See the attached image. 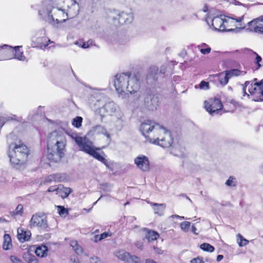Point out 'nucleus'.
I'll use <instances>...</instances> for the list:
<instances>
[{"instance_id": "11", "label": "nucleus", "mask_w": 263, "mask_h": 263, "mask_svg": "<svg viewBox=\"0 0 263 263\" xmlns=\"http://www.w3.org/2000/svg\"><path fill=\"white\" fill-rule=\"evenodd\" d=\"M205 108L206 110L211 114L216 112L222 108V104L221 101L217 99H210L204 102Z\"/></svg>"}, {"instance_id": "50", "label": "nucleus", "mask_w": 263, "mask_h": 263, "mask_svg": "<svg viewBox=\"0 0 263 263\" xmlns=\"http://www.w3.org/2000/svg\"><path fill=\"white\" fill-rule=\"evenodd\" d=\"M109 236H110V235L108 233L104 232L100 235L99 239L102 240V239H105V238Z\"/></svg>"}, {"instance_id": "62", "label": "nucleus", "mask_w": 263, "mask_h": 263, "mask_svg": "<svg viewBox=\"0 0 263 263\" xmlns=\"http://www.w3.org/2000/svg\"><path fill=\"white\" fill-rule=\"evenodd\" d=\"M82 43H83L82 42H79L77 41L75 42V44L78 45V46L82 47Z\"/></svg>"}, {"instance_id": "20", "label": "nucleus", "mask_w": 263, "mask_h": 263, "mask_svg": "<svg viewBox=\"0 0 263 263\" xmlns=\"http://www.w3.org/2000/svg\"><path fill=\"white\" fill-rule=\"evenodd\" d=\"M150 204L152 206H154V211L155 214H157L159 216L163 215L164 210L165 209V204H158L156 203L151 202Z\"/></svg>"}, {"instance_id": "47", "label": "nucleus", "mask_w": 263, "mask_h": 263, "mask_svg": "<svg viewBox=\"0 0 263 263\" xmlns=\"http://www.w3.org/2000/svg\"><path fill=\"white\" fill-rule=\"evenodd\" d=\"M135 245H136V247L138 249H139L140 250H142L143 249V242L142 241H137L135 243Z\"/></svg>"}, {"instance_id": "52", "label": "nucleus", "mask_w": 263, "mask_h": 263, "mask_svg": "<svg viewBox=\"0 0 263 263\" xmlns=\"http://www.w3.org/2000/svg\"><path fill=\"white\" fill-rule=\"evenodd\" d=\"M91 262L92 263H101L100 260L97 257H91Z\"/></svg>"}, {"instance_id": "2", "label": "nucleus", "mask_w": 263, "mask_h": 263, "mask_svg": "<svg viewBox=\"0 0 263 263\" xmlns=\"http://www.w3.org/2000/svg\"><path fill=\"white\" fill-rule=\"evenodd\" d=\"M66 139L63 132L54 131L48 138V159L54 162L60 161L64 155Z\"/></svg>"}, {"instance_id": "6", "label": "nucleus", "mask_w": 263, "mask_h": 263, "mask_svg": "<svg viewBox=\"0 0 263 263\" xmlns=\"http://www.w3.org/2000/svg\"><path fill=\"white\" fill-rule=\"evenodd\" d=\"M72 139L74 140L75 142L78 145L79 149L83 151L87 154L92 156L99 161L106 164V160L100 155L97 150L100 149L96 147L92 142L89 140L86 137H80L77 135L72 136Z\"/></svg>"}, {"instance_id": "37", "label": "nucleus", "mask_w": 263, "mask_h": 263, "mask_svg": "<svg viewBox=\"0 0 263 263\" xmlns=\"http://www.w3.org/2000/svg\"><path fill=\"white\" fill-rule=\"evenodd\" d=\"M128 262L129 263H142V261L141 258L136 255H132L130 256Z\"/></svg>"}, {"instance_id": "17", "label": "nucleus", "mask_w": 263, "mask_h": 263, "mask_svg": "<svg viewBox=\"0 0 263 263\" xmlns=\"http://www.w3.org/2000/svg\"><path fill=\"white\" fill-rule=\"evenodd\" d=\"M30 231L26 230L23 228H19L17 229V238L21 242L28 241L31 236Z\"/></svg>"}, {"instance_id": "38", "label": "nucleus", "mask_w": 263, "mask_h": 263, "mask_svg": "<svg viewBox=\"0 0 263 263\" xmlns=\"http://www.w3.org/2000/svg\"><path fill=\"white\" fill-rule=\"evenodd\" d=\"M158 68L155 66H152L149 67L148 71V75L150 77H152L156 74L158 72Z\"/></svg>"}, {"instance_id": "58", "label": "nucleus", "mask_w": 263, "mask_h": 263, "mask_svg": "<svg viewBox=\"0 0 263 263\" xmlns=\"http://www.w3.org/2000/svg\"><path fill=\"white\" fill-rule=\"evenodd\" d=\"M192 232L195 234H197L198 233H197V229L195 227L194 225H192Z\"/></svg>"}, {"instance_id": "31", "label": "nucleus", "mask_w": 263, "mask_h": 263, "mask_svg": "<svg viewBox=\"0 0 263 263\" xmlns=\"http://www.w3.org/2000/svg\"><path fill=\"white\" fill-rule=\"evenodd\" d=\"M200 248L204 251L209 252H213L214 250V248L210 244L208 243H203L200 246Z\"/></svg>"}, {"instance_id": "45", "label": "nucleus", "mask_w": 263, "mask_h": 263, "mask_svg": "<svg viewBox=\"0 0 263 263\" xmlns=\"http://www.w3.org/2000/svg\"><path fill=\"white\" fill-rule=\"evenodd\" d=\"M59 190H60V187H57V186H51L48 188L47 191L48 192L56 191L57 192L56 194H58V192Z\"/></svg>"}, {"instance_id": "41", "label": "nucleus", "mask_w": 263, "mask_h": 263, "mask_svg": "<svg viewBox=\"0 0 263 263\" xmlns=\"http://www.w3.org/2000/svg\"><path fill=\"white\" fill-rule=\"evenodd\" d=\"M199 88L202 89H208L209 88V83L202 81L199 84Z\"/></svg>"}, {"instance_id": "24", "label": "nucleus", "mask_w": 263, "mask_h": 263, "mask_svg": "<svg viewBox=\"0 0 263 263\" xmlns=\"http://www.w3.org/2000/svg\"><path fill=\"white\" fill-rule=\"evenodd\" d=\"M2 49L4 50V53L7 55L6 59H12L13 58L15 52V47L12 48L11 46L4 45L2 47Z\"/></svg>"}, {"instance_id": "64", "label": "nucleus", "mask_w": 263, "mask_h": 263, "mask_svg": "<svg viewBox=\"0 0 263 263\" xmlns=\"http://www.w3.org/2000/svg\"><path fill=\"white\" fill-rule=\"evenodd\" d=\"M164 70H165V69H164L163 70H162V69H161V70H160V72H163V73H164Z\"/></svg>"}, {"instance_id": "15", "label": "nucleus", "mask_w": 263, "mask_h": 263, "mask_svg": "<svg viewBox=\"0 0 263 263\" xmlns=\"http://www.w3.org/2000/svg\"><path fill=\"white\" fill-rule=\"evenodd\" d=\"M112 121L117 130H120L124 126V117L122 111H118L117 115L112 116Z\"/></svg>"}, {"instance_id": "55", "label": "nucleus", "mask_w": 263, "mask_h": 263, "mask_svg": "<svg viewBox=\"0 0 263 263\" xmlns=\"http://www.w3.org/2000/svg\"><path fill=\"white\" fill-rule=\"evenodd\" d=\"M173 154H174L175 156L180 157L182 156L181 154H179L176 152V148L173 149L171 152Z\"/></svg>"}, {"instance_id": "48", "label": "nucleus", "mask_w": 263, "mask_h": 263, "mask_svg": "<svg viewBox=\"0 0 263 263\" xmlns=\"http://www.w3.org/2000/svg\"><path fill=\"white\" fill-rule=\"evenodd\" d=\"M254 54H256V64L258 65V68L260 67L261 66L260 64H259V62L261 61V58L258 55L257 53H254Z\"/></svg>"}, {"instance_id": "63", "label": "nucleus", "mask_w": 263, "mask_h": 263, "mask_svg": "<svg viewBox=\"0 0 263 263\" xmlns=\"http://www.w3.org/2000/svg\"><path fill=\"white\" fill-rule=\"evenodd\" d=\"M207 9H207V8H206V7H204V8H203V11L206 12V11H207Z\"/></svg>"}, {"instance_id": "60", "label": "nucleus", "mask_w": 263, "mask_h": 263, "mask_svg": "<svg viewBox=\"0 0 263 263\" xmlns=\"http://www.w3.org/2000/svg\"><path fill=\"white\" fill-rule=\"evenodd\" d=\"M223 255H218L217 257V260L218 261H219L223 259Z\"/></svg>"}, {"instance_id": "7", "label": "nucleus", "mask_w": 263, "mask_h": 263, "mask_svg": "<svg viewBox=\"0 0 263 263\" xmlns=\"http://www.w3.org/2000/svg\"><path fill=\"white\" fill-rule=\"evenodd\" d=\"M226 16L220 15L217 16H212L211 14H208L205 21L210 28L215 30L224 31V22Z\"/></svg>"}, {"instance_id": "51", "label": "nucleus", "mask_w": 263, "mask_h": 263, "mask_svg": "<svg viewBox=\"0 0 263 263\" xmlns=\"http://www.w3.org/2000/svg\"><path fill=\"white\" fill-rule=\"evenodd\" d=\"M210 51H211V48H206V49H201L200 50V52L202 54H208V53H210Z\"/></svg>"}, {"instance_id": "39", "label": "nucleus", "mask_w": 263, "mask_h": 263, "mask_svg": "<svg viewBox=\"0 0 263 263\" xmlns=\"http://www.w3.org/2000/svg\"><path fill=\"white\" fill-rule=\"evenodd\" d=\"M226 184L229 186H235L236 185L235 178L230 176L226 181Z\"/></svg>"}, {"instance_id": "19", "label": "nucleus", "mask_w": 263, "mask_h": 263, "mask_svg": "<svg viewBox=\"0 0 263 263\" xmlns=\"http://www.w3.org/2000/svg\"><path fill=\"white\" fill-rule=\"evenodd\" d=\"M12 240L11 236L7 234H5L3 237V242L2 248L4 250H8L12 248Z\"/></svg>"}, {"instance_id": "16", "label": "nucleus", "mask_w": 263, "mask_h": 263, "mask_svg": "<svg viewBox=\"0 0 263 263\" xmlns=\"http://www.w3.org/2000/svg\"><path fill=\"white\" fill-rule=\"evenodd\" d=\"M102 109L104 110L106 113L112 116L117 115L118 111H121L119 107L113 102L106 103Z\"/></svg>"}, {"instance_id": "57", "label": "nucleus", "mask_w": 263, "mask_h": 263, "mask_svg": "<svg viewBox=\"0 0 263 263\" xmlns=\"http://www.w3.org/2000/svg\"><path fill=\"white\" fill-rule=\"evenodd\" d=\"M145 262V263H157L156 261L150 258L146 259Z\"/></svg>"}, {"instance_id": "22", "label": "nucleus", "mask_w": 263, "mask_h": 263, "mask_svg": "<svg viewBox=\"0 0 263 263\" xmlns=\"http://www.w3.org/2000/svg\"><path fill=\"white\" fill-rule=\"evenodd\" d=\"M66 1L71 2L72 3V7H74V8L76 7V3L75 1H73V0H66ZM65 2V0H49L47 4V7H51V6L60 7L62 6V4Z\"/></svg>"}, {"instance_id": "23", "label": "nucleus", "mask_w": 263, "mask_h": 263, "mask_svg": "<svg viewBox=\"0 0 263 263\" xmlns=\"http://www.w3.org/2000/svg\"><path fill=\"white\" fill-rule=\"evenodd\" d=\"M248 86H249L248 91L251 94L255 93L257 88H258V86H257V85L255 84V83L254 84H253L252 83L250 84V81H246L245 83V86L243 88L245 95H247V93L246 92V88Z\"/></svg>"}, {"instance_id": "30", "label": "nucleus", "mask_w": 263, "mask_h": 263, "mask_svg": "<svg viewBox=\"0 0 263 263\" xmlns=\"http://www.w3.org/2000/svg\"><path fill=\"white\" fill-rule=\"evenodd\" d=\"M24 213L23 205L21 204L17 205L15 210L12 212V215L21 216Z\"/></svg>"}, {"instance_id": "25", "label": "nucleus", "mask_w": 263, "mask_h": 263, "mask_svg": "<svg viewBox=\"0 0 263 263\" xmlns=\"http://www.w3.org/2000/svg\"><path fill=\"white\" fill-rule=\"evenodd\" d=\"M48 249L46 246H41L37 247L34 252L35 254L40 257H44L47 255Z\"/></svg>"}, {"instance_id": "49", "label": "nucleus", "mask_w": 263, "mask_h": 263, "mask_svg": "<svg viewBox=\"0 0 263 263\" xmlns=\"http://www.w3.org/2000/svg\"><path fill=\"white\" fill-rule=\"evenodd\" d=\"M70 260L72 263H81L79 258L75 256H71Z\"/></svg>"}, {"instance_id": "54", "label": "nucleus", "mask_w": 263, "mask_h": 263, "mask_svg": "<svg viewBox=\"0 0 263 263\" xmlns=\"http://www.w3.org/2000/svg\"><path fill=\"white\" fill-rule=\"evenodd\" d=\"M6 122L4 118H0V128L2 127Z\"/></svg>"}, {"instance_id": "44", "label": "nucleus", "mask_w": 263, "mask_h": 263, "mask_svg": "<svg viewBox=\"0 0 263 263\" xmlns=\"http://www.w3.org/2000/svg\"><path fill=\"white\" fill-rule=\"evenodd\" d=\"M92 45V41L89 40L87 42L82 43V47L83 48H87Z\"/></svg>"}, {"instance_id": "4", "label": "nucleus", "mask_w": 263, "mask_h": 263, "mask_svg": "<svg viewBox=\"0 0 263 263\" xmlns=\"http://www.w3.org/2000/svg\"><path fill=\"white\" fill-rule=\"evenodd\" d=\"M76 10L74 12L71 11L70 8L66 12L62 7L59 6L47 7V12L48 17V21L53 25L60 23L65 22L69 18H72L76 16L78 12V7L76 6Z\"/></svg>"}, {"instance_id": "27", "label": "nucleus", "mask_w": 263, "mask_h": 263, "mask_svg": "<svg viewBox=\"0 0 263 263\" xmlns=\"http://www.w3.org/2000/svg\"><path fill=\"white\" fill-rule=\"evenodd\" d=\"M23 258L27 263H38L35 257L31 255L30 253L26 252L23 254Z\"/></svg>"}, {"instance_id": "40", "label": "nucleus", "mask_w": 263, "mask_h": 263, "mask_svg": "<svg viewBox=\"0 0 263 263\" xmlns=\"http://www.w3.org/2000/svg\"><path fill=\"white\" fill-rule=\"evenodd\" d=\"M60 190L62 191L65 194V197H67L71 193V189L69 187H62L60 188Z\"/></svg>"}, {"instance_id": "56", "label": "nucleus", "mask_w": 263, "mask_h": 263, "mask_svg": "<svg viewBox=\"0 0 263 263\" xmlns=\"http://www.w3.org/2000/svg\"><path fill=\"white\" fill-rule=\"evenodd\" d=\"M154 249L155 250L156 253L158 254H162L163 253V251L161 250L160 249L154 248Z\"/></svg>"}, {"instance_id": "29", "label": "nucleus", "mask_w": 263, "mask_h": 263, "mask_svg": "<svg viewBox=\"0 0 263 263\" xmlns=\"http://www.w3.org/2000/svg\"><path fill=\"white\" fill-rule=\"evenodd\" d=\"M218 77L219 82L222 85H225L228 83L229 78L225 71L220 73Z\"/></svg>"}, {"instance_id": "10", "label": "nucleus", "mask_w": 263, "mask_h": 263, "mask_svg": "<svg viewBox=\"0 0 263 263\" xmlns=\"http://www.w3.org/2000/svg\"><path fill=\"white\" fill-rule=\"evenodd\" d=\"M247 30L263 34V16L253 20L248 23Z\"/></svg>"}, {"instance_id": "33", "label": "nucleus", "mask_w": 263, "mask_h": 263, "mask_svg": "<svg viewBox=\"0 0 263 263\" xmlns=\"http://www.w3.org/2000/svg\"><path fill=\"white\" fill-rule=\"evenodd\" d=\"M237 237L238 245L240 247L246 246L249 243V241L244 238L240 234H237Z\"/></svg>"}, {"instance_id": "12", "label": "nucleus", "mask_w": 263, "mask_h": 263, "mask_svg": "<svg viewBox=\"0 0 263 263\" xmlns=\"http://www.w3.org/2000/svg\"><path fill=\"white\" fill-rule=\"evenodd\" d=\"M137 167L143 172H147L149 169V162L148 158L144 155H139L134 159Z\"/></svg>"}, {"instance_id": "5", "label": "nucleus", "mask_w": 263, "mask_h": 263, "mask_svg": "<svg viewBox=\"0 0 263 263\" xmlns=\"http://www.w3.org/2000/svg\"><path fill=\"white\" fill-rule=\"evenodd\" d=\"M28 149L21 142L12 143L9 146V157L10 162L14 165L22 164L27 161Z\"/></svg>"}, {"instance_id": "32", "label": "nucleus", "mask_w": 263, "mask_h": 263, "mask_svg": "<svg viewBox=\"0 0 263 263\" xmlns=\"http://www.w3.org/2000/svg\"><path fill=\"white\" fill-rule=\"evenodd\" d=\"M13 57L20 61H24L25 59L23 55V52L20 50L19 47H15V52Z\"/></svg>"}, {"instance_id": "53", "label": "nucleus", "mask_w": 263, "mask_h": 263, "mask_svg": "<svg viewBox=\"0 0 263 263\" xmlns=\"http://www.w3.org/2000/svg\"><path fill=\"white\" fill-rule=\"evenodd\" d=\"M47 179H48V181H57V179L54 177V175H50V176H49L48 177Z\"/></svg>"}, {"instance_id": "61", "label": "nucleus", "mask_w": 263, "mask_h": 263, "mask_svg": "<svg viewBox=\"0 0 263 263\" xmlns=\"http://www.w3.org/2000/svg\"><path fill=\"white\" fill-rule=\"evenodd\" d=\"M172 217H178V218H180L181 219H187V218H185L183 216H178V215H173Z\"/></svg>"}, {"instance_id": "8", "label": "nucleus", "mask_w": 263, "mask_h": 263, "mask_svg": "<svg viewBox=\"0 0 263 263\" xmlns=\"http://www.w3.org/2000/svg\"><path fill=\"white\" fill-rule=\"evenodd\" d=\"M243 19V16L236 19L226 16L224 22L225 29L224 31H231L234 30L235 29L233 28V27H235L236 29H245L246 28V25L242 23Z\"/></svg>"}, {"instance_id": "9", "label": "nucleus", "mask_w": 263, "mask_h": 263, "mask_svg": "<svg viewBox=\"0 0 263 263\" xmlns=\"http://www.w3.org/2000/svg\"><path fill=\"white\" fill-rule=\"evenodd\" d=\"M112 18L115 23L123 25L132 23L134 16L132 12L115 11L112 13Z\"/></svg>"}, {"instance_id": "42", "label": "nucleus", "mask_w": 263, "mask_h": 263, "mask_svg": "<svg viewBox=\"0 0 263 263\" xmlns=\"http://www.w3.org/2000/svg\"><path fill=\"white\" fill-rule=\"evenodd\" d=\"M10 259L12 263H22V260L14 255L10 256Z\"/></svg>"}, {"instance_id": "28", "label": "nucleus", "mask_w": 263, "mask_h": 263, "mask_svg": "<svg viewBox=\"0 0 263 263\" xmlns=\"http://www.w3.org/2000/svg\"><path fill=\"white\" fill-rule=\"evenodd\" d=\"M225 72L228 75L229 79L233 76H238L240 75L245 74L246 72L241 71L238 69H232L229 71H225Z\"/></svg>"}, {"instance_id": "36", "label": "nucleus", "mask_w": 263, "mask_h": 263, "mask_svg": "<svg viewBox=\"0 0 263 263\" xmlns=\"http://www.w3.org/2000/svg\"><path fill=\"white\" fill-rule=\"evenodd\" d=\"M57 209L58 213L61 216L65 217L68 214L67 209H65L64 206H57Z\"/></svg>"}, {"instance_id": "34", "label": "nucleus", "mask_w": 263, "mask_h": 263, "mask_svg": "<svg viewBox=\"0 0 263 263\" xmlns=\"http://www.w3.org/2000/svg\"><path fill=\"white\" fill-rule=\"evenodd\" d=\"M191 223L189 221H183L180 223V228L184 232H187L190 228Z\"/></svg>"}, {"instance_id": "43", "label": "nucleus", "mask_w": 263, "mask_h": 263, "mask_svg": "<svg viewBox=\"0 0 263 263\" xmlns=\"http://www.w3.org/2000/svg\"><path fill=\"white\" fill-rule=\"evenodd\" d=\"M255 84L258 86V89L260 90L261 96L263 97V79L260 82H256Z\"/></svg>"}, {"instance_id": "21", "label": "nucleus", "mask_w": 263, "mask_h": 263, "mask_svg": "<svg viewBox=\"0 0 263 263\" xmlns=\"http://www.w3.org/2000/svg\"><path fill=\"white\" fill-rule=\"evenodd\" d=\"M115 256L119 259L128 262L131 255L124 250H119L115 253Z\"/></svg>"}, {"instance_id": "46", "label": "nucleus", "mask_w": 263, "mask_h": 263, "mask_svg": "<svg viewBox=\"0 0 263 263\" xmlns=\"http://www.w3.org/2000/svg\"><path fill=\"white\" fill-rule=\"evenodd\" d=\"M191 263H203V261L200 257H196L190 261Z\"/></svg>"}, {"instance_id": "1", "label": "nucleus", "mask_w": 263, "mask_h": 263, "mask_svg": "<svg viewBox=\"0 0 263 263\" xmlns=\"http://www.w3.org/2000/svg\"><path fill=\"white\" fill-rule=\"evenodd\" d=\"M140 130L151 143L159 145L162 147H170L173 142L171 133L163 126L156 122L147 120L141 124Z\"/></svg>"}, {"instance_id": "13", "label": "nucleus", "mask_w": 263, "mask_h": 263, "mask_svg": "<svg viewBox=\"0 0 263 263\" xmlns=\"http://www.w3.org/2000/svg\"><path fill=\"white\" fill-rule=\"evenodd\" d=\"M31 227H39L42 228H46L47 227L46 217L44 215L34 214L30 221Z\"/></svg>"}, {"instance_id": "35", "label": "nucleus", "mask_w": 263, "mask_h": 263, "mask_svg": "<svg viewBox=\"0 0 263 263\" xmlns=\"http://www.w3.org/2000/svg\"><path fill=\"white\" fill-rule=\"evenodd\" d=\"M82 120L83 119L82 117H77L73 119L72 124L74 127L79 128L82 125Z\"/></svg>"}, {"instance_id": "26", "label": "nucleus", "mask_w": 263, "mask_h": 263, "mask_svg": "<svg viewBox=\"0 0 263 263\" xmlns=\"http://www.w3.org/2000/svg\"><path fill=\"white\" fill-rule=\"evenodd\" d=\"M70 246L78 255L81 254L83 252L82 247L78 244V241L76 240H72L70 241Z\"/></svg>"}, {"instance_id": "18", "label": "nucleus", "mask_w": 263, "mask_h": 263, "mask_svg": "<svg viewBox=\"0 0 263 263\" xmlns=\"http://www.w3.org/2000/svg\"><path fill=\"white\" fill-rule=\"evenodd\" d=\"M142 230L145 232V238L149 242L156 240L159 236V234L154 231L149 230L146 228H143Z\"/></svg>"}, {"instance_id": "14", "label": "nucleus", "mask_w": 263, "mask_h": 263, "mask_svg": "<svg viewBox=\"0 0 263 263\" xmlns=\"http://www.w3.org/2000/svg\"><path fill=\"white\" fill-rule=\"evenodd\" d=\"M144 104L150 110L156 108L158 105V100L157 97L152 95H147L144 98Z\"/></svg>"}, {"instance_id": "3", "label": "nucleus", "mask_w": 263, "mask_h": 263, "mask_svg": "<svg viewBox=\"0 0 263 263\" xmlns=\"http://www.w3.org/2000/svg\"><path fill=\"white\" fill-rule=\"evenodd\" d=\"M117 91L122 93L125 91L130 93L137 92L140 87L139 77L131 73H122L116 76L114 83Z\"/></svg>"}, {"instance_id": "59", "label": "nucleus", "mask_w": 263, "mask_h": 263, "mask_svg": "<svg viewBox=\"0 0 263 263\" xmlns=\"http://www.w3.org/2000/svg\"><path fill=\"white\" fill-rule=\"evenodd\" d=\"M99 237H100V235H96L95 236L94 241L96 242H97L98 241H101V240L99 239V238H100Z\"/></svg>"}]
</instances>
